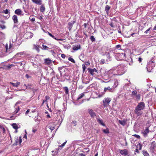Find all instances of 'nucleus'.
Segmentation results:
<instances>
[{"label":"nucleus","mask_w":156,"mask_h":156,"mask_svg":"<svg viewBox=\"0 0 156 156\" xmlns=\"http://www.w3.org/2000/svg\"><path fill=\"white\" fill-rule=\"evenodd\" d=\"M97 70L95 69H90L89 70V72L92 75H93L94 74V72H97Z\"/></svg>","instance_id":"31"},{"label":"nucleus","mask_w":156,"mask_h":156,"mask_svg":"<svg viewBox=\"0 0 156 156\" xmlns=\"http://www.w3.org/2000/svg\"><path fill=\"white\" fill-rule=\"evenodd\" d=\"M2 13H5V14H9V15L10 14L9 10L7 9L3 10V11L2 12Z\"/></svg>","instance_id":"28"},{"label":"nucleus","mask_w":156,"mask_h":156,"mask_svg":"<svg viewBox=\"0 0 156 156\" xmlns=\"http://www.w3.org/2000/svg\"><path fill=\"white\" fill-rule=\"evenodd\" d=\"M66 142H67V141H66L64 143H63L61 145H59V147H63L66 144Z\"/></svg>","instance_id":"49"},{"label":"nucleus","mask_w":156,"mask_h":156,"mask_svg":"<svg viewBox=\"0 0 156 156\" xmlns=\"http://www.w3.org/2000/svg\"><path fill=\"white\" fill-rule=\"evenodd\" d=\"M32 1L34 3L39 5H41L42 4L41 0H32Z\"/></svg>","instance_id":"22"},{"label":"nucleus","mask_w":156,"mask_h":156,"mask_svg":"<svg viewBox=\"0 0 156 156\" xmlns=\"http://www.w3.org/2000/svg\"><path fill=\"white\" fill-rule=\"evenodd\" d=\"M50 97L49 96H45L46 100H48L49 99Z\"/></svg>","instance_id":"61"},{"label":"nucleus","mask_w":156,"mask_h":156,"mask_svg":"<svg viewBox=\"0 0 156 156\" xmlns=\"http://www.w3.org/2000/svg\"><path fill=\"white\" fill-rule=\"evenodd\" d=\"M62 68H63V67H59L58 68V69L59 71L61 74H62V73L61 71V70L62 69Z\"/></svg>","instance_id":"58"},{"label":"nucleus","mask_w":156,"mask_h":156,"mask_svg":"<svg viewBox=\"0 0 156 156\" xmlns=\"http://www.w3.org/2000/svg\"><path fill=\"white\" fill-rule=\"evenodd\" d=\"M51 61L49 58H46L44 60V63L46 64L49 65L51 63Z\"/></svg>","instance_id":"25"},{"label":"nucleus","mask_w":156,"mask_h":156,"mask_svg":"<svg viewBox=\"0 0 156 156\" xmlns=\"http://www.w3.org/2000/svg\"><path fill=\"white\" fill-rule=\"evenodd\" d=\"M133 136H134L135 137H136V138L139 139L140 138V136L137 134H134L133 135Z\"/></svg>","instance_id":"51"},{"label":"nucleus","mask_w":156,"mask_h":156,"mask_svg":"<svg viewBox=\"0 0 156 156\" xmlns=\"http://www.w3.org/2000/svg\"><path fill=\"white\" fill-rule=\"evenodd\" d=\"M76 122L75 121H73V122L72 123V125H73V126H76Z\"/></svg>","instance_id":"54"},{"label":"nucleus","mask_w":156,"mask_h":156,"mask_svg":"<svg viewBox=\"0 0 156 156\" xmlns=\"http://www.w3.org/2000/svg\"><path fill=\"white\" fill-rule=\"evenodd\" d=\"M114 89L112 87L111 88L110 87H105L104 90V91L103 92L102 94V95H100V94L98 95V97L100 98L102 97L105 93V92L107 91L112 92L114 91Z\"/></svg>","instance_id":"6"},{"label":"nucleus","mask_w":156,"mask_h":156,"mask_svg":"<svg viewBox=\"0 0 156 156\" xmlns=\"http://www.w3.org/2000/svg\"><path fill=\"white\" fill-rule=\"evenodd\" d=\"M78 156H85V155L84 154L80 153L79 154Z\"/></svg>","instance_id":"64"},{"label":"nucleus","mask_w":156,"mask_h":156,"mask_svg":"<svg viewBox=\"0 0 156 156\" xmlns=\"http://www.w3.org/2000/svg\"><path fill=\"white\" fill-rule=\"evenodd\" d=\"M40 9V11L41 12H43L45 10V8L43 6H41Z\"/></svg>","instance_id":"43"},{"label":"nucleus","mask_w":156,"mask_h":156,"mask_svg":"<svg viewBox=\"0 0 156 156\" xmlns=\"http://www.w3.org/2000/svg\"><path fill=\"white\" fill-rule=\"evenodd\" d=\"M11 40H10V43L9 45V48L7 44L6 45L5 48L6 49V52H7L10 53V50L12 48L13 44L11 43Z\"/></svg>","instance_id":"9"},{"label":"nucleus","mask_w":156,"mask_h":156,"mask_svg":"<svg viewBox=\"0 0 156 156\" xmlns=\"http://www.w3.org/2000/svg\"><path fill=\"white\" fill-rule=\"evenodd\" d=\"M55 127V125L53 123H49L48 125V128L51 131H52L54 129Z\"/></svg>","instance_id":"17"},{"label":"nucleus","mask_w":156,"mask_h":156,"mask_svg":"<svg viewBox=\"0 0 156 156\" xmlns=\"http://www.w3.org/2000/svg\"><path fill=\"white\" fill-rule=\"evenodd\" d=\"M105 71L104 69H101L100 70L98 71V74H100V75L103 76H105Z\"/></svg>","instance_id":"19"},{"label":"nucleus","mask_w":156,"mask_h":156,"mask_svg":"<svg viewBox=\"0 0 156 156\" xmlns=\"http://www.w3.org/2000/svg\"><path fill=\"white\" fill-rule=\"evenodd\" d=\"M136 99H139L140 98V95L139 94H136Z\"/></svg>","instance_id":"44"},{"label":"nucleus","mask_w":156,"mask_h":156,"mask_svg":"<svg viewBox=\"0 0 156 156\" xmlns=\"http://www.w3.org/2000/svg\"><path fill=\"white\" fill-rule=\"evenodd\" d=\"M38 116L35 117L34 119V120L35 121L37 122V121H39V119H38Z\"/></svg>","instance_id":"56"},{"label":"nucleus","mask_w":156,"mask_h":156,"mask_svg":"<svg viewBox=\"0 0 156 156\" xmlns=\"http://www.w3.org/2000/svg\"><path fill=\"white\" fill-rule=\"evenodd\" d=\"M82 67L83 69V71L84 72V71L87 68V67L85 66V65L84 64H83L82 65Z\"/></svg>","instance_id":"48"},{"label":"nucleus","mask_w":156,"mask_h":156,"mask_svg":"<svg viewBox=\"0 0 156 156\" xmlns=\"http://www.w3.org/2000/svg\"><path fill=\"white\" fill-rule=\"evenodd\" d=\"M136 148H138L139 149L141 150L142 148V145L140 143H139L136 146Z\"/></svg>","instance_id":"40"},{"label":"nucleus","mask_w":156,"mask_h":156,"mask_svg":"<svg viewBox=\"0 0 156 156\" xmlns=\"http://www.w3.org/2000/svg\"><path fill=\"white\" fill-rule=\"evenodd\" d=\"M119 152L122 155L124 156L127 155L128 154V151L127 149L119 150Z\"/></svg>","instance_id":"10"},{"label":"nucleus","mask_w":156,"mask_h":156,"mask_svg":"<svg viewBox=\"0 0 156 156\" xmlns=\"http://www.w3.org/2000/svg\"><path fill=\"white\" fill-rule=\"evenodd\" d=\"M111 7L108 5H106L105 8V10L106 13L108 14L109 12V10L110 9Z\"/></svg>","instance_id":"27"},{"label":"nucleus","mask_w":156,"mask_h":156,"mask_svg":"<svg viewBox=\"0 0 156 156\" xmlns=\"http://www.w3.org/2000/svg\"><path fill=\"white\" fill-rule=\"evenodd\" d=\"M25 77L27 78H29L30 77V76H29L28 74H26Z\"/></svg>","instance_id":"63"},{"label":"nucleus","mask_w":156,"mask_h":156,"mask_svg":"<svg viewBox=\"0 0 156 156\" xmlns=\"http://www.w3.org/2000/svg\"><path fill=\"white\" fill-rule=\"evenodd\" d=\"M111 101V99L110 98H104L103 100V105L104 107H108L109 105V103Z\"/></svg>","instance_id":"5"},{"label":"nucleus","mask_w":156,"mask_h":156,"mask_svg":"<svg viewBox=\"0 0 156 156\" xmlns=\"http://www.w3.org/2000/svg\"><path fill=\"white\" fill-rule=\"evenodd\" d=\"M105 63V60L104 59H101V60L100 64H103Z\"/></svg>","instance_id":"45"},{"label":"nucleus","mask_w":156,"mask_h":156,"mask_svg":"<svg viewBox=\"0 0 156 156\" xmlns=\"http://www.w3.org/2000/svg\"><path fill=\"white\" fill-rule=\"evenodd\" d=\"M51 37L52 38H53L54 39H55V40H57V41H58V40L62 41V39H57L55 37V36H53V35H52Z\"/></svg>","instance_id":"50"},{"label":"nucleus","mask_w":156,"mask_h":156,"mask_svg":"<svg viewBox=\"0 0 156 156\" xmlns=\"http://www.w3.org/2000/svg\"><path fill=\"white\" fill-rule=\"evenodd\" d=\"M72 48L74 50L76 51L80 48V44L74 45L73 46Z\"/></svg>","instance_id":"18"},{"label":"nucleus","mask_w":156,"mask_h":156,"mask_svg":"<svg viewBox=\"0 0 156 156\" xmlns=\"http://www.w3.org/2000/svg\"><path fill=\"white\" fill-rule=\"evenodd\" d=\"M88 112L89 114L92 117H94L96 116V115L95 113L94 112L93 110L91 109H89L88 110Z\"/></svg>","instance_id":"16"},{"label":"nucleus","mask_w":156,"mask_h":156,"mask_svg":"<svg viewBox=\"0 0 156 156\" xmlns=\"http://www.w3.org/2000/svg\"><path fill=\"white\" fill-rule=\"evenodd\" d=\"M107 49L106 47L100 44H98V51L99 54L104 55H105Z\"/></svg>","instance_id":"2"},{"label":"nucleus","mask_w":156,"mask_h":156,"mask_svg":"<svg viewBox=\"0 0 156 156\" xmlns=\"http://www.w3.org/2000/svg\"><path fill=\"white\" fill-rule=\"evenodd\" d=\"M12 19L14 23H18V18L16 15H14L12 17Z\"/></svg>","instance_id":"20"},{"label":"nucleus","mask_w":156,"mask_h":156,"mask_svg":"<svg viewBox=\"0 0 156 156\" xmlns=\"http://www.w3.org/2000/svg\"><path fill=\"white\" fill-rule=\"evenodd\" d=\"M126 67L123 64L118 66L114 69L110 70L108 73L109 78L115 75H121L124 74L126 71Z\"/></svg>","instance_id":"1"},{"label":"nucleus","mask_w":156,"mask_h":156,"mask_svg":"<svg viewBox=\"0 0 156 156\" xmlns=\"http://www.w3.org/2000/svg\"><path fill=\"white\" fill-rule=\"evenodd\" d=\"M25 62H19L17 63V66H22L23 68L24 67V65L25 64Z\"/></svg>","instance_id":"23"},{"label":"nucleus","mask_w":156,"mask_h":156,"mask_svg":"<svg viewBox=\"0 0 156 156\" xmlns=\"http://www.w3.org/2000/svg\"><path fill=\"white\" fill-rule=\"evenodd\" d=\"M43 40L42 39H39L38 42L37 43L38 44H37V45H34V48L38 52H39L40 51V50L39 49V43L40 42H42V41Z\"/></svg>","instance_id":"12"},{"label":"nucleus","mask_w":156,"mask_h":156,"mask_svg":"<svg viewBox=\"0 0 156 156\" xmlns=\"http://www.w3.org/2000/svg\"><path fill=\"white\" fill-rule=\"evenodd\" d=\"M116 47L117 48L120 49L121 48V46L119 44L117 45L116 46Z\"/></svg>","instance_id":"55"},{"label":"nucleus","mask_w":156,"mask_h":156,"mask_svg":"<svg viewBox=\"0 0 156 156\" xmlns=\"http://www.w3.org/2000/svg\"><path fill=\"white\" fill-rule=\"evenodd\" d=\"M145 105L144 103L143 102H141L139 103L135 108L142 110L145 108Z\"/></svg>","instance_id":"7"},{"label":"nucleus","mask_w":156,"mask_h":156,"mask_svg":"<svg viewBox=\"0 0 156 156\" xmlns=\"http://www.w3.org/2000/svg\"><path fill=\"white\" fill-rule=\"evenodd\" d=\"M14 65L13 64L9 65H8L5 66H3V69H9L12 67L14 66Z\"/></svg>","instance_id":"24"},{"label":"nucleus","mask_w":156,"mask_h":156,"mask_svg":"<svg viewBox=\"0 0 156 156\" xmlns=\"http://www.w3.org/2000/svg\"><path fill=\"white\" fill-rule=\"evenodd\" d=\"M65 93L66 94H68L69 92V90L67 87H65Z\"/></svg>","instance_id":"47"},{"label":"nucleus","mask_w":156,"mask_h":156,"mask_svg":"<svg viewBox=\"0 0 156 156\" xmlns=\"http://www.w3.org/2000/svg\"><path fill=\"white\" fill-rule=\"evenodd\" d=\"M84 96V94L83 93H82L78 97V98L77 100H78L81 98H82L83 96Z\"/></svg>","instance_id":"39"},{"label":"nucleus","mask_w":156,"mask_h":156,"mask_svg":"<svg viewBox=\"0 0 156 156\" xmlns=\"http://www.w3.org/2000/svg\"><path fill=\"white\" fill-rule=\"evenodd\" d=\"M156 148V143L155 141L152 142L150 145V146L149 148V151L153 155V154L154 153L155 151Z\"/></svg>","instance_id":"4"},{"label":"nucleus","mask_w":156,"mask_h":156,"mask_svg":"<svg viewBox=\"0 0 156 156\" xmlns=\"http://www.w3.org/2000/svg\"><path fill=\"white\" fill-rule=\"evenodd\" d=\"M15 13L16 14L19 16L23 15V12L22 11V10L20 9H16L15 11Z\"/></svg>","instance_id":"13"},{"label":"nucleus","mask_w":156,"mask_h":156,"mask_svg":"<svg viewBox=\"0 0 156 156\" xmlns=\"http://www.w3.org/2000/svg\"><path fill=\"white\" fill-rule=\"evenodd\" d=\"M151 29V27H150L148 29H147L146 31H145L144 33L145 34H150V30Z\"/></svg>","instance_id":"38"},{"label":"nucleus","mask_w":156,"mask_h":156,"mask_svg":"<svg viewBox=\"0 0 156 156\" xmlns=\"http://www.w3.org/2000/svg\"><path fill=\"white\" fill-rule=\"evenodd\" d=\"M19 144H20L22 142V139L21 138V136H20V137H19Z\"/></svg>","instance_id":"57"},{"label":"nucleus","mask_w":156,"mask_h":156,"mask_svg":"<svg viewBox=\"0 0 156 156\" xmlns=\"http://www.w3.org/2000/svg\"><path fill=\"white\" fill-rule=\"evenodd\" d=\"M10 83L12 84L13 87H17L20 84V83L19 82H17L16 83L10 82Z\"/></svg>","instance_id":"21"},{"label":"nucleus","mask_w":156,"mask_h":156,"mask_svg":"<svg viewBox=\"0 0 156 156\" xmlns=\"http://www.w3.org/2000/svg\"><path fill=\"white\" fill-rule=\"evenodd\" d=\"M19 104L18 102H17L16 103L15 106V110L14 112V113L15 114H16L20 110V108H19V106H18L17 105Z\"/></svg>","instance_id":"15"},{"label":"nucleus","mask_w":156,"mask_h":156,"mask_svg":"<svg viewBox=\"0 0 156 156\" xmlns=\"http://www.w3.org/2000/svg\"><path fill=\"white\" fill-rule=\"evenodd\" d=\"M90 38L91 40L92 41H94L95 40V39L94 36H91L90 37Z\"/></svg>","instance_id":"53"},{"label":"nucleus","mask_w":156,"mask_h":156,"mask_svg":"<svg viewBox=\"0 0 156 156\" xmlns=\"http://www.w3.org/2000/svg\"><path fill=\"white\" fill-rule=\"evenodd\" d=\"M142 153L144 156H149V154L146 151L144 150H143L142 151Z\"/></svg>","instance_id":"30"},{"label":"nucleus","mask_w":156,"mask_h":156,"mask_svg":"<svg viewBox=\"0 0 156 156\" xmlns=\"http://www.w3.org/2000/svg\"><path fill=\"white\" fill-rule=\"evenodd\" d=\"M30 109H28V110L26 111V112H25V114H26V115H27V114H28V113L29 112H30Z\"/></svg>","instance_id":"60"},{"label":"nucleus","mask_w":156,"mask_h":156,"mask_svg":"<svg viewBox=\"0 0 156 156\" xmlns=\"http://www.w3.org/2000/svg\"><path fill=\"white\" fill-rule=\"evenodd\" d=\"M125 55V54L122 53H117L114 54V55L117 60H121L123 59Z\"/></svg>","instance_id":"3"},{"label":"nucleus","mask_w":156,"mask_h":156,"mask_svg":"<svg viewBox=\"0 0 156 156\" xmlns=\"http://www.w3.org/2000/svg\"><path fill=\"white\" fill-rule=\"evenodd\" d=\"M137 94V91L136 90H133L132 92V94L133 95L135 96Z\"/></svg>","instance_id":"46"},{"label":"nucleus","mask_w":156,"mask_h":156,"mask_svg":"<svg viewBox=\"0 0 156 156\" xmlns=\"http://www.w3.org/2000/svg\"><path fill=\"white\" fill-rule=\"evenodd\" d=\"M119 123L122 126H125L126 124V121L125 120H119Z\"/></svg>","instance_id":"29"},{"label":"nucleus","mask_w":156,"mask_h":156,"mask_svg":"<svg viewBox=\"0 0 156 156\" xmlns=\"http://www.w3.org/2000/svg\"><path fill=\"white\" fill-rule=\"evenodd\" d=\"M68 60L73 63H75V60H74V59L73 58H72L70 57H69L68 58Z\"/></svg>","instance_id":"42"},{"label":"nucleus","mask_w":156,"mask_h":156,"mask_svg":"<svg viewBox=\"0 0 156 156\" xmlns=\"http://www.w3.org/2000/svg\"><path fill=\"white\" fill-rule=\"evenodd\" d=\"M26 55V52H21L17 53L15 56V58L17 57H21V56H25Z\"/></svg>","instance_id":"14"},{"label":"nucleus","mask_w":156,"mask_h":156,"mask_svg":"<svg viewBox=\"0 0 156 156\" xmlns=\"http://www.w3.org/2000/svg\"><path fill=\"white\" fill-rule=\"evenodd\" d=\"M97 94L96 92H94L92 94V96L93 98H97Z\"/></svg>","instance_id":"35"},{"label":"nucleus","mask_w":156,"mask_h":156,"mask_svg":"<svg viewBox=\"0 0 156 156\" xmlns=\"http://www.w3.org/2000/svg\"><path fill=\"white\" fill-rule=\"evenodd\" d=\"M0 27L2 29H5L6 28V27L5 25H0Z\"/></svg>","instance_id":"52"},{"label":"nucleus","mask_w":156,"mask_h":156,"mask_svg":"<svg viewBox=\"0 0 156 156\" xmlns=\"http://www.w3.org/2000/svg\"><path fill=\"white\" fill-rule=\"evenodd\" d=\"M134 112L137 116L141 115L143 113V112L142 110H141L136 108H135Z\"/></svg>","instance_id":"11"},{"label":"nucleus","mask_w":156,"mask_h":156,"mask_svg":"<svg viewBox=\"0 0 156 156\" xmlns=\"http://www.w3.org/2000/svg\"><path fill=\"white\" fill-rule=\"evenodd\" d=\"M12 126L13 128L15 129H17L18 128V126L16 124L13 123L12 125Z\"/></svg>","instance_id":"36"},{"label":"nucleus","mask_w":156,"mask_h":156,"mask_svg":"<svg viewBox=\"0 0 156 156\" xmlns=\"http://www.w3.org/2000/svg\"><path fill=\"white\" fill-rule=\"evenodd\" d=\"M98 122L101 125L103 126H105V125L103 122V121L102 119H98Z\"/></svg>","instance_id":"32"},{"label":"nucleus","mask_w":156,"mask_h":156,"mask_svg":"<svg viewBox=\"0 0 156 156\" xmlns=\"http://www.w3.org/2000/svg\"><path fill=\"white\" fill-rule=\"evenodd\" d=\"M102 131L105 134H108L109 133V129L108 128H106V129H102Z\"/></svg>","instance_id":"33"},{"label":"nucleus","mask_w":156,"mask_h":156,"mask_svg":"<svg viewBox=\"0 0 156 156\" xmlns=\"http://www.w3.org/2000/svg\"><path fill=\"white\" fill-rule=\"evenodd\" d=\"M142 59L140 57L139 58L138 61L139 62H141V61H142Z\"/></svg>","instance_id":"62"},{"label":"nucleus","mask_w":156,"mask_h":156,"mask_svg":"<svg viewBox=\"0 0 156 156\" xmlns=\"http://www.w3.org/2000/svg\"><path fill=\"white\" fill-rule=\"evenodd\" d=\"M42 49L43 50H47L48 49V48L46 45H42Z\"/></svg>","instance_id":"41"},{"label":"nucleus","mask_w":156,"mask_h":156,"mask_svg":"<svg viewBox=\"0 0 156 156\" xmlns=\"http://www.w3.org/2000/svg\"><path fill=\"white\" fill-rule=\"evenodd\" d=\"M75 23L74 21H73V22H69L68 23V25L69 26V28H70V29L72 28V27L73 26V25Z\"/></svg>","instance_id":"34"},{"label":"nucleus","mask_w":156,"mask_h":156,"mask_svg":"<svg viewBox=\"0 0 156 156\" xmlns=\"http://www.w3.org/2000/svg\"><path fill=\"white\" fill-rule=\"evenodd\" d=\"M149 132L150 130L149 129V128L146 127L144 130L142 131V133L144 137H146L147 136V134Z\"/></svg>","instance_id":"8"},{"label":"nucleus","mask_w":156,"mask_h":156,"mask_svg":"<svg viewBox=\"0 0 156 156\" xmlns=\"http://www.w3.org/2000/svg\"><path fill=\"white\" fill-rule=\"evenodd\" d=\"M105 55L107 57L109 61L111 60V57L110 56V55L109 53H105Z\"/></svg>","instance_id":"37"},{"label":"nucleus","mask_w":156,"mask_h":156,"mask_svg":"<svg viewBox=\"0 0 156 156\" xmlns=\"http://www.w3.org/2000/svg\"><path fill=\"white\" fill-rule=\"evenodd\" d=\"M61 57L63 58H65V55L64 54H62Z\"/></svg>","instance_id":"59"},{"label":"nucleus","mask_w":156,"mask_h":156,"mask_svg":"<svg viewBox=\"0 0 156 156\" xmlns=\"http://www.w3.org/2000/svg\"><path fill=\"white\" fill-rule=\"evenodd\" d=\"M118 85V82L117 80H115L114 81V85L112 87L114 89L117 87Z\"/></svg>","instance_id":"26"}]
</instances>
